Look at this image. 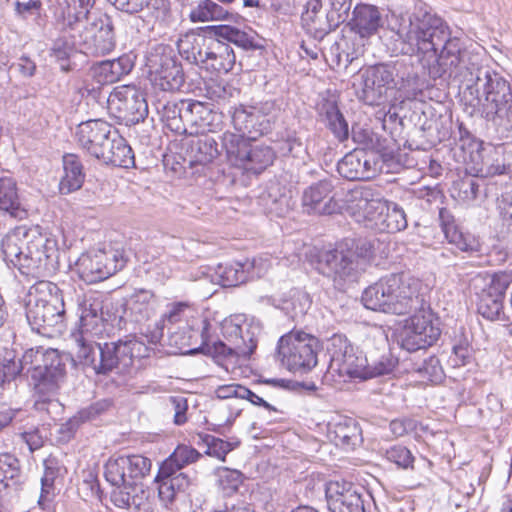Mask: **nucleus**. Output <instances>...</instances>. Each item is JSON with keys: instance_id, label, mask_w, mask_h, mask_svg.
Masks as SVG:
<instances>
[{"instance_id": "1", "label": "nucleus", "mask_w": 512, "mask_h": 512, "mask_svg": "<svg viewBox=\"0 0 512 512\" xmlns=\"http://www.w3.org/2000/svg\"><path fill=\"white\" fill-rule=\"evenodd\" d=\"M390 29L395 33V50L402 55L417 56L430 77H451L463 63L465 49L461 40L451 37L444 20L419 2L409 15L396 16Z\"/></svg>"}, {"instance_id": "2", "label": "nucleus", "mask_w": 512, "mask_h": 512, "mask_svg": "<svg viewBox=\"0 0 512 512\" xmlns=\"http://www.w3.org/2000/svg\"><path fill=\"white\" fill-rule=\"evenodd\" d=\"M4 259L22 274L46 276L57 269V241L41 232L39 226H19L1 244Z\"/></svg>"}, {"instance_id": "3", "label": "nucleus", "mask_w": 512, "mask_h": 512, "mask_svg": "<svg viewBox=\"0 0 512 512\" xmlns=\"http://www.w3.org/2000/svg\"><path fill=\"white\" fill-rule=\"evenodd\" d=\"M425 291L409 272L390 273L364 290L362 302L370 310L405 315L426 306Z\"/></svg>"}, {"instance_id": "4", "label": "nucleus", "mask_w": 512, "mask_h": 512, "mask_svg": "<svg viewBox=\"0 0 512 512\" xmlns=\"http://www.w3.org/2000/svg\"><path fill=\"white\" fill-rule=\"evenodd\" d=\"M473 112L505 130L512 128V91L508 81L488 68H479L473 84L464 91Z\"/></svg>"}, {"instance_id": "5", "label": "nucleus", "mask_w": 512, "mask_h": 512, "mask_svg": "<svg viewBox=\"0 0 512 512\" xmlns=\"http://www.w3.org/2000/svg\"><path fill=\"white\" fill-rule=\"evenodd\" d=\"M78 311L79 324L70 336L73 342V360L96 374L101 347L98 339L106 332L102 300L95 295H85L78 303Z\"/></svg>"}, {"instance_id": "6", "label": "nucleus", "mask_w": 512, "mask_h": 512, "mask_svg": "<svg viewBox=\"0 0 512 512\" xmlns=\"http://www.w3.org/2000/svg\"><path fill=\"white\" fill-rule=\"evenodd\" d=\"M347 211L358 222L367 221L369 227L381 232L395 233L407 227L404 210L397 204L387 205L375 198L369 188H356L347 195Z\"/></svg>"}, {"instance_id": "7", "label": "nucleus", "mask_w": 512, "mask_h": 512, "mask_svg": "<svg viewBox=\"0 0 512 512\" xmlns=\"http://www.w3.org/2000/svg\"><path fill=\"white\" fill-rule=\"evenodd\" d=\"M65 316L62 291L50 281H39L28 293L26 318L31 328L47 334L61 327Z\"/></svg>"}, {"instance_id": "8", "label": "nucleus", "mask_w": 512, "mask_h": 512, "mask_svg": "<svg viewBox=\"0 0 512 512\" xmlns=\"http://www.w3.org/2000/svg\"><path fill=\"white\" fill-rule=\"evenodd\" d=\"M374 256V244L366 239L346 241L334 250L324 252L319 264L322 273L334 281H355L368 267Z\"/></svg>"}, {"instance_id": "9", "label": "nucleus", "mask_w": 512, "mask_h": 512, "mask_svg": "<svg viewBox=\"0 0 512 512\" xmlns=\"http://www.w3.org/2000/svg\"><path fill=\"white\" fill-rule=\"evenodd\" d=\"M195 448L179 445L174 452L162 462L155 477L158 497L165 505L172 503L177 493L186 491L193 483L194 477L181 471L186 465L195 463L201 457Z\"/></svg>"}, {"instance_id": "10", "label": "nucleus", "mask_w": 512, "mask_h": 512, "mask_svg": "<svg viewBox=\"0 0 512 512\" xmlns=\"http://www.w3.org/2000/svg\"><path fill=\"white\" fill-rule=\"evenodd\" d=\"M222 334L228 343H215L214 354L219 365L227 372H234L242 360L249 358L257 344L248 325H241L234 319L223 322Z\"/></svg>"}, {"instance_id": "11", "label": "nucleus", "mask_w": 512, "mask_h": 512, "mask_svg": "<svg viewBox=\"0 0 512 512\" xmlns=\"http://www.w3.org/2000/svg\"><path fill=\"white\" fill-rule=\"evenodd\" d=\"M318 340L303 332H290L278 343V354L283 366L292 372H307L317 364Z\"/></svg>"}, {"instance_id": "12", "label": "nucleus", "mask_w": 512, "mask_h": 512, "mask_svg": "<svg viewBox=\"0 0 512 512\" xmlns=\"http://www.w3.org/2000/svg\"><path fill=\"white\" fill-rule=\"evenodd\" d=\"M149 355V347L136 337L101 344L96 374L107 375L113 371L125 372L135 358Z\"/></svg>"}, {"instance_id": "13", "label": "nucleus", "mask_w": 512, "mask_h": 512, "mask_svg": "<svg viewBox=\"0 0 512 512\" xmlns=\"http://www.w3.org/2000/svg\"><path fill=\"white\" fill-rule=\"evenodd\" d=\"M216 117L217 114L209 106L199 101H168L162 108V118L166 126L177 134L188 133L187 124L191 128L207 129L210 118Z\"/></svg>"}, {"instance_id": "14", "label": "nucleus", "mask_w": 512, "mask_h": 512, "mask_svg": "<svg viewBox=\"0 0 512 512\" xmlns=\"http://www.w3.org/2000/svg\"><path fill=\"white\" fill-rule=\"evenodd\" d=\"M72 35L73 45H77L87 55L103 56L115 48L113 21L107 14L88 19L83 32Z\"/></svg>"}, {"instance_id": "15", "label": "nucleus", "mask_w": 512, "mask_h": 512, "mask_svg": "<svg viewBox=\"0 0 512 512\" xmlns=\"http://www.w3.org/2000/svg\"><path fill=\"white\" fill-rule=\"evenodd\" d=\"M330 362L325 377L345 381V377L362 378L364 355L357 353L344 337L334 336L328 349Z\"/></svg>"}, {"instance_id": "16", "label": "nucleus", "mask_w": 512, "mask_h": 512, "mask_svg": "<svg viewBox=\"0 0 512 512\" xmlns=\"http://www.w3.org/2000/svg\"><path fill=\"white\" fill-rule=\"evenodd\" d=\"M147 65L153 84L163 91H179L184 85L185 77L182 65L173 50L160 46L147 59Z\"/></svg>"}, {"instance_id": "17", "label": "nucleus", "mask_w": 512, "mask_h": 512, "mask_svg": "<svg viewBox=\"0 0 512 512\" xmlns=\"http://www.w3.org/2000/svg\"><path fill=\"white\" fill-rule=\"evenodd\" d=\"M353 140L362 143L365 147L377 148V150H364L361 149V163L360 169L362 170V180H370L377 176L384 168H390L391 163L395 159L393 149L386 144V139H381L378 135L371 131L361 130L359 132L353 130Z\"/></svg>"}, {"instance_id": "18", "label": "nucleus", "mask_w": 512, "mask_h": 512, "mask_svg": "<svg viewBox=\"0 0 512 512\" xmlns=\"http://www.w3.org/2000/svg\"><path fill=\"white\" fill-rule=\"evenodd\" d=\"M406 320L403 330L402 347L408 351H417L432 346L441 335L437 320L426 304L414 311Z\"/></svg>"}, {"instance_id": "19", "label": "nucleus", "mask_w": 512, "mask_h": 512, "mask_svg": "<svg viewBox=\"0 0 512 512\" xmlns=\"http://www.w3.org/2000/svg\"><path fill=\"white\" fill-rule=\"evenodd\" d=\"M109 112L127 125L143 121L148 113L147 103L134 86L116 87L107 99Z\"/></svg>"}, {"instance_id": "20", "label": "nucleus", "mask_w": 512, "mask_h": 512, "mask_svg": "<svg viewBox=\"0 0 512 512\" xmlns=\"http://www.w3.org/2000/svg\"><path fill=\"white\" fill-rule=\"evenodd\" d=\"M395 86L393 69L385 64L367 67L360 71L357 95L367 105H380L387 91Z\"/></svg>"}, {"instance_id": "21", "label": "nucleus", "mask_w": 512, "mask_h": 512, "mask_svg": "<svg viewBox=\"0 0 512 512\" xmlns=\"http://www.w3.org/2000/svg\"><path fill=\"white\" fill-rule=\"evenodd\" d=\"M123 266V257L117 251L98 250L85 253L76 262L79 276L90 284L107 279L121 270Z\"/></svg>"}, {"instance_id": "22", "label": "nucleus", "mask_w": 512, "mask_h": 512, "mask_svg": "<svg viewBox=\"0 0 512 512\" xmlns=\"http://www.w3.org/2000/svg\"><path fill=\"white\" fill-rule=\"evenodd\" d=\"M511 283L512 272L494 274L478 295V313L490 321L502 319L503 300Z\"/></svg>"}, {"instance_id": "23", "label": "nucleus", "mask_w": 512, "mask_h": 512, "mask_svg": "<svg viewBox=\"0 0 512 512\" xmlns=\"http://www.w3.org/2000/svg\"><path fill=\"white\" fill-rule=\"evenodd\" d=\"M373 343V346L368 343L364 354L362 380L390 375L399 363L398 357L391 352L387 338L383 334L374 338Z\"/></svg>"}, {"instance_id": "24", "label": "nucleus", "mask_w": 512, "mask_h": 512, "mask_svg": "<svg viewBox=\"0 0 512 512\" xmlns=\"http://www.w3.org/2000/svg\"><path fill=\"white\" fill-rule=\"evenodd\" d=\"M112 126L103 120H89L77 126L75 137L78 145L99 160L113 138Z\"/></svg>"}, {"instance_id": "25", "label": "nucleus", "mask_w": 512, "mask_h": 512, "mask_svg": "<svg viewBox=\"0 0 512 512\" xmlns=\"http://www.w3.org/2000/svg\"><path fill=\"white\" fill-rule=\"evenodd\" d=\"M270 267L266 259L254 258L246 260L244 263L233 262L226 265H219L217 275L220 278V284L224 287H234L245 283L254 277L263 276Z\"/></svg>"}, {"instance_id": "26", "label": "nucleus", "mask_w": 512, "mask_h": 512, "mask_svg": "<svg viewBox=\"0 0 512 512\" xmlns=\"http://www.w3.org/2000/svg\"><path fill=\"white\" fill-rule=\"evenodd\" d=\"M333 184L329 180H321L303 192L302 204L310 214L331 215L340 211L341 206L333 194Z\"/></svg>"}, {"instance_id": "27", "label": "nucleus", "mask_w": 512, "mask_h": 512, "mask_svg": "<svg viewBox=\"0 0 512 512\" xmlns=\"http://www.w3.org/2000/svg\"><path fill=\"white\" fill-rule=\"evenodd\" d=\"M326 499L330 512H365L364 501L351 483L329 482Z\"/></svg>"}, {"instance_id": "28", "label": "nucleus", "mask_w": 512, "mask_h": 512, "mask_svg": "<svg viewBox=\"0 0 512 512\" xmlns=\"http://www.w3.org/2000/svg\"><path fill=\"white\" fill-rule=\"evenodd\" d=\"M468 169L476 177L488 178L506 173L502 153L495 147H471Z\"/></svg>"}, {"instance_id": "29", "label": "nucleus", "mask_w": 512, "mask_h": 512, "mask_svg": "<svg viewBox=\"0 0 512 512\" xmlns=\"http://www.w3.org/2000/svg\"><path fill=\"white\" fill-rule=\"evenodd\" d=\"M157 307V300L150 290L139 289L131 294L125 301L124 317L136 324L141 325L145 331L149 325L146 323L154 316Z\"/></svg>"}, {"instance_id": "30", "label": "nucleus", "mask_w": 512, "mask_h": 512, "mask_svg": "<svg viewBox=\"0 0 512 512\" xmlns=\"http://www.w3.org/2000/svg\"><path fill=\"white\" fill-rule=\"evenodd\" d=\"M215 118H210V124L207 129L197 128L195 133L198 134L187 140V154L191 164H208L211 163L218 155V143L214 137L207 134L212 131V122Z\"/></svg>"}, {"instance_id": "31", "label": "nucleus", "mask_w": 512, "mask_h": 512, "mask_svg": "<svg viewBox=\"0 0 512 512\" xmlns=\"http://www.w3.org/2000/svg\"><path fill=\"white\" fill-rule=\"evenodd\" d=\"M348 25L351 31L361 38H369L378 32L383 25V21L378 7L360 3L354 7Z\"/></svg>"}, {"instance_id": "32", "label": "nucleus", "mask_w": 512, "mask_h": 512, "mask_svg": "<svg viewBox=\"0 0 512 512\" xmlns=\"http://www.w3.org/2000/svg\"><path fill=\"white\" fill-rule=\"evenodd\" d=\"M204 55L202 69L210 73H228L235 65L236 57L232 47L219 40H210Z\"/></svg>"}, {"instance_id": "33", "label": "nucleus", "mask_w": 512, "mask_h": 512, "mask_svg": "<svg viewBox=\"0 0 512 512\" xmlns=\"http://www.w3.org/2000/svg\"><path fill=\"white\" fill-rule=\"evenodd\" d=\"M134 63L129 55H122L117 59L101 61L91 68L92 76L99 84H112L127 75Z\"/></svg>"}, {"instance_id": "34", "label": "nucleus", "mask_w": 512, "mask_h": 512, "mask_svg": "<svg viewBox=\"0 0 512 512\" xmlns=\"http://www.w3.org/2000/svg\"><path fill=\"white\" fill-rule=\"evenodd\" d=\"M439 219L445 238L450 244L455 245L463 252H476L479 250V242L474 236L465 234L458 228L453 216L447 209H440Z\"/></svg>"}, {"instance_id": "35", "label": "nucleus", "mask_w": 512, "mask_h": 512, "mask_svg": "<svg viewBox=\"0 0 512 512\" xmlns=\"http://www.w3.org/2000/svg\"><path fill=\"white\" fill-rule=\"evenodd\" d=\"M189 18L192 22L228 21L240 23L243 17L237 13L229 12L227 9L212 0H202L194 7Z\"/></svg>"}, {"instance_id": "36", "label": "nucleus", "mask_w": 512, "mask_h": 512, "mask_svg": "<svg viewBox=\"0 0 512 512\" xmlns=\"http://www.w3.org/2000/svg\"><path fill=\"white\" fill-rule=\"evenodd\" d=\"M319 116L325 121L340 141H344L349 136L348 123L338 108L337 101L334 98H323L317 104Z\"/></svg>"}, {"instance_id": "37", "label": "nucleus", "mask_w": 512, "mask_h": 512, "mask_svg": "<svg viewBox=\"0 0 512 512\" xmlns=\"http://www.w3.org/2000/svg\"><path fill=\"white\" fill-rule=\"evenodd\" d=\"M329 437L343 449H354L362 441L361 430L358 423L352 418H344L332 424L329 428Z\"/></svg>"}, {"instance_id": "38", "label": "nucleus", "mask_w": 512, "mask_h": 512, "mask_svg": "<svg viewBox=\"0 0 512 512\" xmlns=\"http://www.w3.org/2000/svg\"><path fill=\"white\" fill-rule=\"evenodd\" d=\"M107 148L101 153L99 161L122 168H129L134 165L135 158L132 148L117 133H113V138Z\"/></svg>"}, {"instance_id": "39", "label": "nucleus", "mask_w": 512, "mask_h": 512, "mask_svg": "<svg viewBox=\"0 0 512 512\" xmlns=\"http://www.w3.org/2000/svg\"><path fill=\"white\" fill-rule=\"evenodd\" d=\"M305 7L301 21L307 31L322 37L335 30L334 26H331L332 22L329 21L328 12L325 16L321 13L322 3L320 0H308Z\"/></svg>"}, {"instance_id": "40", "label": "nucleus", "mask_w": 512, "mask_h": 512, "mask_svg": "<svg viewBox=\"0 0 512 512\" xmlns=\"http://www.w3.org/2000/svg\"><path fill=\"white\" fill-rule=\"evenodd\" d=\"M0 211L17 219L27 216L18 196L16 182L8 176H0Z\"/></svg>"}, {"instance_id": "41", "label": "nucleus", "mask_w": 512, "mask_h": 512, "mask_svg": "<svg viewBox=\"0 0 512 512\" xmlns=\"http://www.w3.org/2000/svg\"><path fill=\"white\" fill-rule=\"evenodd\" d=\"M272 108L273 105L271 103H265L261 108L255 106L245 107L240 105L235 107L232 112V124L238 132L242 134H251L253 130H257L256 125L258 123L261 124L260 117L265 114L266 110L268 111Z\"/></svg>"}, {"instance_id": "42", "label": "nucleus", "mask_w": 512, "mask_h": 512, "mask_svg": "<svg viewBox=\"0 0 512 512\" xmlns=\"http://www.w3.org/2000/svg\"><path fill=\"white\" fill-rule=\"evenodd\" d=\"M64 175L59 183V189L62 194H69L80 189L83 185L85 174L83 166L75 154H66L63 156Z\"/></svg>"}, {"instance_id": "43", "label": "nucleus", "mask_w": 512, "mask_h": 512, "mask_svg": "<svg viewBox=\"0 0 512 512\" xmlns=\"http://www.w3.org/2000/svg\"><path fill=\"white\" fill-rule=\"evenodd\" d=\"M188 305L184 302H176L168 305L167 311L162 315L159 321H156L153 328L149 326L144 331L141 329V334L146 337L149 343H157L161 340L164 328L168 324L173 325L180 322L183 318L184 312Z\"/></svg>"}, {"instance_id": "44", "label": "nucleus", "mask_w": 512, "mask_h": 512, "mask_svg": "<svg viewBox=\"0 0 512 512\" xmlns=\"http://www.w3.org/2000/svg\"><path fill=\"white\" fill-rule=\"evenodd\" d=\"M210 40V38L205 36L186 34L177 43L178 51L187 61L201 68L205 52L208 51L207 47L210 45Z\"/></svg>"}, {"instance_id": "45", "label": "nucleus", "mask_w": 512, "mask_h": 512, "mask_svg": "<svg viewBox=\"0 0 512 512\" xmlns=\"http://www.w3.org/2000/svg\"><path fill=\"white\" fill-rule=\"evenodd\" d=\"M243 162L241 161L238 166L243 167L247 171L253 173H260L265 168L273 163L275 154L269 146L264 145H250L248 146L245 154H242Z\"/></svg>"}, {"instance_id": "46", "label": "nucleus", "mask_w": 512, "mask_h": 512, "mask_svg": "<svg viewBox=\"0 0 512 512\" xmlns=\"http://www.w3.org/2000/svg\"><path fill=\"white\" fill-rule=\"evenodd\" d=\"M129 467L124 456L111 457L105 464L104 476L112 486L135 487Z\"/></svg>"}, {"instance_id": "47", "label": "nucleus", "mask_w": 512, "mask_h": 512, "mask_svg": "<svg viewBox=\"0 0 512 512\" xmlns=\"http://www.w3.org/2000/svg\"><path fill=\"white\" fill-rule=\"evenodd\" d=\"M244 135L240 132L226 131L221 137L222 148L226 151L229 161L235 166H238L241 161L243 162L242 154H245L249 146Z\"/></svg>"}, {"instance_id": "48", "label": "nucleus", "mask_w": 512, "mask_h": 512, "mask_svg": "<svg viewBox=\"0 0 512 512\" xmlns=\"http://www.w3.org/2000/svg\"><path fill=\"white\" fill-rule=\"evenodd\" d=\"M59 468L53 465L52 461L45 462V470L41 478V492L38 499V505L42 510H49L55 496V480L58 476Z\"/></svg>"}, {"instance_id": "49", "label": "nucleus", "mask_w": 512, "mask_h": 512, "mask_svg": "<svg viewBox=\"0 0 512 512\" xmlns=\"http://www.w3.org/2000/svg\"><path fill=\"white\" fill-rule=\"evenodd\" d=\"M198 440L196 444L198 446H205L204 453L210 457L217 458L218 460H225L226 455L232 451L238 443H232L225 441L221 438L215 437L214 435L201 433L197 435Z\"/></svg>"}, {"instance_id": "50", "label": "nucleus", "mask_w": 512, "mask_h": 512, "mask_svg": "<svg viewBox=\"0 0 512 512\" xmlns=\"http://www.w3.org/2000/svg\"><path fill=\"white\" fill-rule=\"evenodd\" d=\"M217 36L232 42L244 49L256 48L255 37L231 25H219L215 28Z\"/></svg>"}, {"instance_id": "51", "label": "nucleus", "mask_w": 512, "mask_h": 512, "mask_svg": "<svg viewBox=\"0 0 512 512\" xmlns=\"http://www.w3.org/2000/svg\"><path fill=\"white\" fill-rule=\"evenodd\" d=\"M361 149H354L347 153L337 164L339 174L348 180H362L360 163Z\"/></svg>"}, {"instance_id": "52", "label": "nucleus", "mask_w": 512, "mask_h": 512, "mask_svg": "<svg viewBox=\"0 0 512 512\" xmlns=\"http://www.w3.org/2000/svg\"><path fill=\"white\" fill-rule=\"evenodd\" d=\"M92 15H85V17H80L76 13H72L69 9L66 15H63L62 20L58 21L59 29L68 34V36L73 41V33L81 34L86 26L88 19H92Z\"/></svg>"}, {"instance_id": "53", "label": "nucleus", "mask_w": 512, "mask_h": 512, "mask_svg": "<svg viewBox=\"0 0 512 512\" xmlns=\"http://www.w3.org/2000/svg\"><path fill=\"white\" fill-rule=\"evenodd\" d=\"M479 185L473 178H463L453 184L452 196L464 203H469L477 198Z\"/></svg>"}, {"instance_id": "54", "label": "nucleus", "mask_w": 512, "mask_h": 512, "mask_svg": "<svg viewBox=\"0 0 512 512\" xmlns=\"http://www.w3.org/2000/svg\"><path fill=\"white\" fill-rule=\"evenodd\" d=\"M415 371L418 372L423 379L432 383H439L444 377L440 360L436 356H430L428 359H425L422 364L415 367Z\"/></svg>"}, {"instance_id": "55", "label": "nucleus", "mask_w": 512, "mask_h": 512, "mask_svg": "<svg viewBox=\"0 0 512 512\" xmlns=\"http://www.w3.org/2000/svg\"><path fill=\"white\" fill-rule=\"evenodd\" d=\"M385 458L396 464L399 468L408 469L413 467L414 457L409 449L402 445H394L385 451Z\"/></svg>"}, {"instance_id": "56", "label": "nucleus", "mask_w": 512, "mask_h": 512, "mask_svg": "<svg viewBox=\"0 0 512 512\" xmlns=\"http://www.w3.org/2000/svg\"><path fill=\"white\" fill-rule=\"evenodd\" d=\"M126 463L130 466L132 478L135 479L138 484L143 478H145L151 470V460L142 455H129L124 456Z\"/></svg>"}, {"instance_id": "57", "label": "nucleus", "mask_w": 512, "mask_h": 512, "mask_svg": "<svg viewBox=\"0 0 512 512\" xmlns=\"http://www.w3.org/2000/svg\"><path fill=\"white\" fill-rule=\"evenodd\" d=\"M328 5L329 21L332 22L331 26H334V29H336L348 18L351 0H328Z\"/></svg>"}, {"instance_id": "58", "label": "nucleus", "mask_w": 512, "mask_h": 512, "mask_svg": "<svg viewBox=\"0 0 512 512\" xmlns=\"http://www.w3.org/2000/svg\"><path fill=\"white\" fill-rule=\"evenodd\" d=\"M20 465L18 459L9 453L0 454V483L13 480L19 476Z\"/></svg>"}, {"instance_id": "59", "label": "nucleus", "mask_w": 512, "mask_h": 512, "mask_svg": "<svg viewBox=\"0 0 512 512\" xmlns=\"http://www.w3.org/2000/svg\"><path fill=\"white\" fill-rule=\"evenodd\" d=\"M243 475L238 470L224 468L219 472V482L227 494L235 492L242 484Z\"/></svg>"}, {"instance_id": "60", "label": "nucleus", "mask_w": 512, "mask_h": 512, "mask_svg": "<svg viewBox=\"0 0 512 512\" xmlns=\"http://www.w3.org/2000/svg\"><path fill=\"white\" fill-rule=\"evenodd\" d=\"M167 408L174 413V423L183 425L187 421L186 412L188 410L187 399L183 396H170L167 399Z\"/></svg>"}, {"instance_id": "61", "label": "nucleus", "mask_w": 512, "mask_h": 512, "mask_svg": "<svg viewBox=\"0 0 512 512\" xmlns=\"http://www.w3.org/2000/svg\"><path fill=\"white\" fill-rule=\"evenodd\" d=\"M210 97L216 101L229 102L238 98L240 90L228 83H215L209 88Z\"/></svg>"}, {"instance_id": "62", "label": "nucleus", "mask_w": 512, "mask_h": 512, "mask_svg": "<svg viewBox=\"0 0 512 512\" xmlns=\"http://www.w3.org/2000/svg\"><path fill=\"white\" fill-rule=\"evenodd\" d=\"M83 423L84 421L80 417L79 413H77L69 418L65 423L60 424L56 429L58 441L62 443L68 442Z\"/></svg>"}, {"instance_id": "63", "label": "nucleus", "mask_w": 512, "mask_h": 512, "mask_svg": "<svg viewBox=\"0 0 512 512\" xmlns=\"http://www.w3.org/2000/svg\"><path fill=\"white\" fill-rule=\"evenodd\" d=\"M73 43L70 44L67 41L57 40L52 49L51 56L54 57L57 61L63 62L61 63V69L63 71H69L70 65L69 63H65L68 61L70 54L73 52Z\"/></svg>"}, {"instance_id": "64", "label": "nucleus", "mask_w": 512, "mask_h": 512, "mask_svg": "<svg viewBox=\"0 0 512 512\" xmlns=\"http://www.w3.org/2000/svg\"><path fill=\"white\" fill-rule=\"evenodd\" d=\"M267 203H264V210L267 214L277 217L285 216L291 209L289 207V199L286 196H277L273 199L268 198Z\"/></svg>"}]
</instances>
